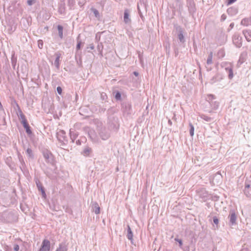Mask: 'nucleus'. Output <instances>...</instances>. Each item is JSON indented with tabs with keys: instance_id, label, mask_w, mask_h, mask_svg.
<instances>
[{
	"instance_id": "f257e3e1",
	"label": "nucleus",
	"mask_w": 251,
	"mask_h": 251,
	"mask_svg": "<svg viewBox=\"0 0 251 251\" xmlns=\"http://www.w3.org/2000/svg\"><path fill=\"white\" fill-rule=\"evenodd\" d=\"M17 216L12 211L0 213V221L4 223H12L17 220Z\"/></svg>"
},
{
	"instance_id": "f03ea898",
	"label": "nucleus",
	"mask_w": 251,
	"mask_h": 251,
	"mask_svg": "<svg viewBox=\"0 0 251 251\" xmlns=\"http://www.w3.org/2000/svg\"><path fill=\"white\" fill-rule=\"evenodd\" d=\"M107 125L109 130L117 131L119 128L118 118L113 116H109L108 119Z\"/></svg>"
},
{
	"instance_id": "7ed1b4c3",
	"label": "nucleus",
	"mask_w": 251,
	"mask_h": 251,
	"mask_svg": "<svg viewBox=\"0 0 251 251\" xmlns=\"http://www.w3.org/2000/svg\"><path fill=\"white\" fill-rule=\"evenodd\" d=\"M56 137L60 143V146H64L67 144L68 139L65 131L63 130H59L56 133Z\"/></svg>"
},
{
	"instance_id": "20e7f679",
	"label": "nucleus",
	"mask_w": 251,
	"mask_h": 251,
	"mask_svg": "<svg viewBox=\"0 0 251 251\" xmlns=\"http://www.w3.org/2000/svg\"><path fill=\"white\" fill-rule=\"evenodd\" d=\"M110 131L109 129H107L105 127H102L99 129L98 133L102 140H106L110 136Z\"/></svg>"
},
{
	"instance_id": "39448f33",
	"label": "nucleus",
	"mask_w": 251,
	"mask_h": 251,
	"mask_svg": "<svg viewBox=\"0 0 251 251\" xmlns=\"http://www.w3.org/2000/svg\"><path fill=\"white\" fill-rule=\"evenodd\" d=\"M122 109L125 115H130L132 112L131 104L129 102H124L122 104Z\"/></svg>"
},
{
	"instance_id": "423d86ee",
	"label": "nucleus",
	"mask_w": 251,
	"mask_h": 251,
	"mask_svg": "<svg viewBox=\"0 0 251 251\" xmlns=\"http://www.w3.org/2000/svg\"><path fill=\"white\" fill-rule=\"evenodd\" d=\"M221 66L223 68H225L226 71L228 74V78L230 79H232L233 77V73L231 65L227 63H223L221 64Z\"/></svg>"
},
{
	"instance_id": "0eeeda50",
	"label": "nucleus",
	"mask_w": 251,
	"mask_h": 251,
	"mask_svg": "<svg viewBox=\"0 0 251 251\" xmlns=\"http://www.w3.org/2000/svg\"><path fill=\"white\" fill-rule=\"evenodd\" d=\"M233 43L237 48H240L242 46V38L238 34H235L233 37Z\"/></svg>"
},
{
	"instance_id": "6e6552de",
	"label": "nucleus",
	"mask_w": 251,
	"mask_h": 251,
	"mask_svg": "<svg viewBox=\"0 0 251 251\" xmlns=\"http://www.w3.org/2000/svg\"><path fill=\"white\" fill-rule=\"evenodd\" d=\"M228 218L229 219V225L230 226L236 225L237 215H236L234 210L231 209L229 211Z\"/></svg>"
},
{
	"instance_id": "1a4fd4ad",
	"label": "nucleus",
	"mask_w": 251,
	"mask_h": 251,
	"mask_svg": "<svg viewBox=\"0 0 251 251\" xmlns=\"http://www.w3.org/2000/svg\"><path fill=\"white\" fill-rule=\"evenodd\" d=\"M197 194L203 201H206L209 198L208 192L204 188H201L198 191Z\"/></svg>"
},
{
	"instance_id": "9d476101",
	"label": "nucleus",
	"mask_w": 251,
	"mask_h": 251,
	"mask_svg": "<svg viewBox=\"0 0 251 251\" xmlns=\"http://www.w3.org/2000/svg\"><path fill=\"white\" fill-rule=\"evenodd\" d=\"M50 242L47 239H44L39 251H50Z\"/></svg>"
},
{
	"instance_id": "9b49d317",
	"label": "nucleus",
	"mask_w": 251,
	"mask_h": 251,
	"mask_svg": "<svg viewBox=\"0 0 251 251\" xmlns=\"http://www.w3.org/2000/svg\"><path fill=\"white\" fill-rule=\"evenodd\" d=\"M176 31H178L177 37L179 40V41L182 43H184L185 40L183 36V30L182 27L179 25H176Z\"/></svg>"
},
{
	"instance_id": "f8f14e48",
	"label": "nucleus",
	"mask_w": 251,
	"mask_h": 251,
	"mask_svg": "<svg viewBox=\"0 0 251 251\" xmlns=\"http://www.w3.org/2000/svg\"><path fill=\"white\" fill-rule=\"evenodd\" d=\"M61 55L62 54L60 51H57L55 53V56H56V58L54 61V64L57 70H59L60 68V58Z\"/></svg>"
},
{
	"instance_id": "ddd939ff",
	"label": "nucleus",
	"mask_w": 251,
	"mask_h": 251,
	"mask_svg": "<svg viewBox=\"0 0 251 251\" xmlns=\"http://www.w3.org/2000/svg\"><path fill=\"white\" fill-rule=\"evenodd\" d=\"M43 154L47 162H51L52 154L50 151L48 150L44 151L43 152Z\"/></svg>"
},
{
	"instance_id": "4468645a",
	"label": "nucleus",
	"mask_w": 251,
	"mask_h": 251,
	"mask_svg": "<svg viewBox=\"0 0 251 251\" xmlns=\"http://www.w3.org/2000/svg\"><path fill=\"white\" fill-rule=\"evenodd\" d=\"M124 21L126 24H129L131 22V19L129 18V10L126 9L124 11Z\"/></svg>"
},
{
	"instance_id": "2eb2a0df",
	"label": "nucleus",
	"mask_w": 251,
	"mask_h": 251,
	"mask_svg": "<svg viewBox=\"0 0 251 251\" xmlns=\"http://www.w3.org/2000/svg\"><path fill=\"white\" fill-rule=\"evenodd\" d=\"M23 125L24 128L25 130L26 133L28 135H30L32 134V131L30 129V126H29V124H28L27 121L25 122V121H24L23 123H22Z\"/></svg>"
},
{
	"instance_id": "dca6fc26",
	"label": "nucleus",
	"mask_w": 251,
	"mask_h": 251,
	"mask_svg": "<svg viewBox=\"0 0 251 251\" xmlns=\"http://www.w3.org/2000/svg\"><path fill=\"white\" fill-rule=\"evenodd\" d=\"M223 78V76L222 75L217 73L215 76H214L211 79V82L212 83L220 81Z\"/></svg>"
},
{
	"instance_id": "f3484780",
	"label": "nucleus",
	"mask_w": 251,
	"mask_h": 251,
	"mask_svg": "<svg viewBox=\"0 0 251 251\" xmlns=\"http://www.w3.org/2000/svg\"><path fill=\"white\" fill-rule=\"evenodd\" d=\"M92 209L96 214H99L100 213V207L97 202L92 203Z\"/></svg>"
},
{
	"instance_id": "a211bd4d",
	"label": "nucleus",
	"mask_w": 251,
	"mask_h": 251,
	"mask_svg": "<svg viewBox=\"0 0 251 251\" xmlns=\"http://www.w3.org/2000/svg\"><path fill=\"white\" fill-rule=\"evenodd\" d=\"M243 34L248 42H250L251 41V30H244L243 31Z\"/></svg>"
},
{
	"instance_id": "6ab92c4d",
	"label": "nucleus",
	"mask_w": 251,
	"mask_h": 251,
	"mask_svg": "<svg viewBox=\"0 0 251 251\" xmlns=\"http://www.w3.org/2000/svg\"><path fill=\"white\" fill-rule=\"evenodd\" d=\"M55 251H68V246L65 243H61Z\"/></svg>"
},
{
	"instance_id": "aec40b11",
	"label": "nucleus",
	"mask_w": 251,
	"mask_h": 251,
	"mask_svg": "<svg viewBox=\"0 0 251 251\" xmlns=\"http://www.w3.org/2000/svg\"><path fill=\"white\" fill-rule=\"evenodd\" d=\"M127 238H128V239L130 240L131 243L133 244L132 240H133V235L132 231L131 229V228H130V226L129 225H127Z\"/></svg>"
},
{
	"instance_id": "412c9836",
	"label": "nucleus",
	"mask_w": 251,
	"mask_h": 251,
	"mask_svg": "<svg viewBox=\"0 0 251 251\" xmlns=\"http://www.w3.org/2000/svg\"><path fill=\"white\" fill-rule=\"evenodd\" d=\"M88 134L89 135L90 138L91 139V140L94 142H96L98 141V139L96 137L95 131L94 130H90Z\"/></svg>"
},
{
	"instance_id": "4be33fe9",
	"label": "nucleus",
	"mask_w": 251,
	"mask_h": 251,
	"mask_svg": "<svg viewBox=\"0 0 251 251\" xmlns=\"http://www.w3.org/2000/svg\"><path fill=\"white\" fill-rule=\"evenodd\" d=\"M92 152V149L89 147H86L83 150L82 154L86 156H89L90 153Z\"/></svg>"
},
{
	"instance_id": "5701e85b",
	"label": "nucleus",
	"mask_w": 251,
	"mask_h": 251,
	"mask_svg": "<svg viewBox=\"0 0 251 251\" xmlns=\"http://www.w3.org/2000/svg\"><path fill=\"white\" fill-rule=\"evenodd\" d=\"M212 58H213V52L212 51L210 52L208 54V58L206 60V65L207 66L210 65L212 64Z\"/></svg>"
},
{
	"instance_id": "b1692460",
	"label": "nucleus",
	"mask_w": 251,
	"mask_h": 251,
	"mask_svg": "<svg viewBox=\"0 0 251 251\" xmlns=\"http://www.w3.org/2000/svg\"><path fill=\"white\" fill-rule=\"evenodd\" d=\"M57 29L58 31V36L60 38V39H62L63 37V27L61 25H58L57 26Z\"/></svg>"
},
{
	"instance_id": "393cba45",
	"label": "nucleus",
	"mask_w": 251,
	"mask_h": 251,
	"mask_svg": "<svg viewBox=\"0 0 251 251\" xmlns=\"http://www.w3.org/2000/svg\"><path fill=\"white\" fill-rule=\"evenodd\" d=\"M19 115H18L19 118L21 120V123H23L24 121H25V122L27 121L25 116V115L23 113L22 110L20 109V108L19 107Z\"/></svg>"
},
{
	"instance_id": "a878e982",
	"label": "nucleus",
	"mask_w": 251,
	"mask_h": 251,
	"mask_svg": "<svg viewBox=\"0 0 251 251\" xmlns=\"http://www.w3.org/2000/svg\"><path fill=\"white\" fill-rule=\"evenodd\" d=\"M35 183L39 191H41L43 189H44V187L42 186V184L39 181V180L36 179L35 180Z\"/></svg>"
},
{
	"instance_id": "bb28decb",
	"label": "nucleus",
	"mask_w": 251,
	"mask_h": 251,
	"mask_svg": "<svg viewBox=\"0 0 251 251\" xmlns=\"http://www.w3.org/2000/svg\"><path fill=\"white\" fill-rule=\"evenodd\" d=\"M70 138L72 140V142H74V141L76 139L77 135L75 133L72 132L71 130H70Z\"/></svg>"
},
{
	"instance_id": "cd10ccee",
	"label": "nucleus",
	"mask_w": 251,
	"mask_h": 251,
	"mask_svg": "<svg viewBox=\"0 0 251 251\" xmlns=\"http://www.w3.org/2000/svg\"><path fill=\"white\" fill-rule=\"evenodd\" d=\"M26 153L27 154V155H28V156L29 157L31 158H33L34 155H33V154L32 152V151L30 148H28L26 149Z\"/></svg>"
},
{
	"instance_id": "c85d7f7f",
	"label": "nucleus",
	"mask_w": 251,
	"mask_h": 251,
	"mask_svg": "<svg viewBox=\"0 0 251 251\" xmlns=\"http://www.w3.org/2000/svg\"><path fill=\"white\" fill-rule=\"evenodd\" d=\"M200 117L201 119H203L204 120H205L206 122H211L212 120V118H211L209 116H207L204 114H201L200 116Z\"/></svg>"
},
{
	"instance_id": "c756f323",
	"label": "nucleus",
	"mask_w": 251,
	"mask_h": 251,
	"mask_svg": "<svg viewBox=\"0 0 251 251\" xmlns=\"http://www.w3.org/2000/svg\"><path fill=\"white\" fill-rule=\"evenodd\" d=\"M91 10L93 12L95 16L98 18V19H99L100 17V13H99V12L98 10H97L95 8H92L91 9Z\"/></svg>"
},
{
	"instance_id": "7c9ffc66",
	"label": "nucleus",
	"mask_w": 251,
	"mask_h": 251,
	"mask_svg": "<svg viewBox=\"0 0 251 251\" xmlns=\"http://www.w3.org/2000/svg\"><path fill=\"white\" fill-rule=\"evenodd\" d=\"M249 20L248 18H244L242 20L241 24L244 26H248L249 25Z\"/></svg>"
},
{
	"instance_id": "2f4dec72",
	"label": "nucleus",
	"mask_w": 251,
	"mask_h": 251,
	"mask_svg": "<svg viewBox=\"0 0 251 251\" xmlns=\"http://www.w3.org/2000/svg\"><path fill=\"white\" fill-rule=\"evenodd\" d=\"M213 221L214 224L216 226V227L217 228H218V227L219 226V219L216 216H214L213 218Z\"/></svg>"
},
{
	"instance_id": "473e14b6",
	"label": "nucleus",
	"mask_w": 251,
	"mask_h": 251,
	"mask_svg": "<svg viewBox=\"0 0 251 251\" xmlns=\"http://www.w3.org/2000/svg\"><path fill=\"white\" fill-rule=\"evenodd\" d=\"M244 193L248 198H251V189H244Z\"/></svg>"
},
{
	"instance_id": "72a5a7b5",
	"label": "nucleus",
	"mask_w": 251,
	"mask_h": 251,
	"mask_svg": "<svg viewBox=\"0 0 251 251\" xmlns=\"http://www.w3.org/2000/svg\"><path fill=\"white\" fill-rule=\"evenodd\" d=\"M189 126H190V134L191 136H193L194 134V127L193 126L192 123H189Z\"/></svg>"
},
{
	"instance_id": "f704fd0d",
	"label": "nucleus",
	"mask_w": 251,
	"mask_h": 251,
	"mask_svg": "<svg viewBox=\"0 0 251 251\" xmlns=\"http://www.w3.org/2000/svg\"><path fill=\"white\" fill-rule=\"evenodd\" d=\"M115 98L117 100H121V94L119 91H117L115 93Z\"/></svg>"
},
{
	"instance_id": "c9c22d12",
	"label": "nucleus",
	"mask_w": 251,
	"mask_h": 251,
	"mask_svg": "<svg viewBox=\"0 0 251 251\" xmlns=\"http://www.w3.org/2000/svg\"><path fill=\"white\" fill-rule=\"evenodd\" d=\"M81 44H82L81 41L79 40L78 38L77 40V45H76V49L77 50H79L80 49Z\"/></svg>"
},
{
	"instance_id": "e433bc0d",
	"label": "nucleus",
	"mask_w": 251,
	"mask_h": 251,
	"mask_svg": "<svg viewBox=\"0 0 251 251\" xmlns=\"http://www.w3.org/2000/svg\"><path fill=\"white\" fill-rule=\"evenodd\" d=\"M97 49H98V50L99 51V52L101 54L102 53V49H103V46L102 45V43H100V44H99L97 46Z\"/></svg>"
},
{
	"instance_id": "4c0bfd02",
	"label": "nucleus",
	"mask_w": 251,
	"mask_h": 251,
	"mask_svg": "<svg viewBox=\"0 0 251 251\" xmlns=\"http://www.w3.org/2000/svg\"><path fill=\"white\" fill-rule=\"evenodd\" d=\"M245 61V59H244V54L243 53H242L240 56V58H239V59L238 60V63H240V64H242Z\"/></svg>"
},
{
	"instance_id": "58836bf2",
	"label": "nucleus",
	"mask_w": 251,
	"mask_h": 251,
	"mask_svg": "<svg viewBox=\"0 0 251 251\" xmlns=\"http://www.w3.org/2000/svg\"><path fill=\"white\" fill-rule=\"evenodd\" d=\"M16 62H17V59H16V58H15L14 55H13L12 56V58H11V63H12V66L14 67L16 65Z\"/></svg>"
},
{
	"instance_id": "ea45409f",
	"label": "nucleus",
	"mask_w": 251,
	"mask_h": 251,
	"mask_svg": "<svg viewBox=\"0 0 251 251\" xmlns=\"http://www.w3.org/2000/svg\"><path fill=\"white\" fill-rule=\"evenodd\" d=\"M175 240L177 242L179 243V246L180 248H182V240L180 239H178V238H175Z\"/></svg>"
},
{
	"instance_id": "a19ab883",
	"label": "nucleus",
	"mask_w": 251,
	"mask_h": 251,
	"mask_svg": "<svg viewBox=\"0 0 251 251\" xmlns=\"http://www.w3.org/2000/svg\"><path fill=\"white\" fill-rule=\"evenodd\" d=\"M56 91L59 95H61L62 94V89L60 86H58L57 87Z\"/></svg>"
},
{
	"instance_id": "79ce46f5",
	"label": "nucleus",
	"mask_w": 251,
	"mask_h": 251,
	"mask_svg": "<svg viewBox=\"0 0 251 251\" xmlns=\"http://www.w3.org/2000/svg\"><path fill=\"white\" fill-rule=\"evenodd\" d=\"M38 47L40 49H42L43 47V41L41 40H39L38 41Z\"/></svg>"
},
{
	"instance_id": "37998d69",
	"label": "nucleus",
	"mask_w": 251,
	"mask_h": 251,
	"mask_svg": "<svg viewBox=\"0 0 251 251\" xmlns=\"http://www.w3.org/2000/svg\"><path fill=\"white\" fill-rule=\"evenodd\" d=\"M20 247L18 244H14V251H18L19 250Z\"/></svg>"
},
{
	"instance_id": "c03bdc74",
	"label": "nucleus",
	"mask_w": 251,
	"mask_h": 251,
	"mask_svg": "<svg viewBox=\"0 0 251 251\" xmlns=\"http://www.w3.org/2000/svg\"><path fill=\"white\" fill-rule=\"evenodd\" d=\"M96 40L97 41H99L100 40V33H97L96 35Z\"/></svg>"
},
{
	"instance_id": "a18cd8bd",
	"label": "nucleus",
	"mask_w": 251,
	"mask_h": 251,
	"mask_svg": "<svg viewBox=\"0 0 251 251\" xmlns=\"http://www.w3.org/2000/svg\"><path fill=\"white\" fill-rule=\"evenodd\" d=\"M40 191L41 192L42 197L44 198H46V194L45 189H43V190H41Z\"/></svg>"
},
{
	"instance_id": "49530a36",
	"label": "nucleus",
	"mask_w": 251,
	"mask_h": 251,
	"mask_svg": "<svg viewBox=\"0 0 251 251\" xmlns=\"http://www.w3.org/2000/svg\"><path fill=\"white\" fill-rule=\"evenodd\" d=\"M40 191L41 192L42 197L44 198H46V194L45 189H43V190H41Z\"/></svg>"
},
{
	"instance_id": "de8ad7c7",
	"label": "nucleus",
	"mask_w": 251,
	"mask_h": 251,
	"mask_svg": "<svg viewBox=\"0 0 251 251\" xmlns=\"http://www.w3.org/2000/svg\"><path fill=\"white\" fill-rule=\"evenodd\" d=\"M34 2L35 1L34 0H28L27 1L28 5H32Z\"/></svg>"
},
{
	"instance_id": "09e8293b",
	"label": "nucleus",
	"mask_w": 251,
	"mask_h": 251,
	"mask_svg": "<svg viewBox=\"0 0 251 251\" xmlns=\"http://www.w3.org/2000/svg\"><path fill=\"white\" fill-rule=\"evenodd\" d=\"M183 249V251H189V247L188 246L184 247V248H181Z\"/></svg>"
},
{
	"instance_id": "8fccbe9b",
	"label": "nucleus",
	"mask_w": 251,
	"mask_h": 251,
	"mask_svg": "<svg viewBox=\"0 0 251 251\" xmlns=\"http://www.w3.org/2000/svg\"><path fill=\"white\" fill-rule=\"evenodd\" d=\"M138 13L139 14L140 17L143 20V16L142 13H141V12L140 11V9H139V6H138Z\"/></svg>"
},
{
	"instance_id": "3c124183",
	"label": "nucleus",
	"mask_w": 251,
	"mask_h": 251,
	"mask_svg": "<svg viewBox=\"0 0 251 251\" xmlns=\"http://www.w3.org/2000/svg\"><path fill=\"white\" fill-rule=\"evenodd\" d=\"M236 0H227V4H231L234 2Z\"/></svg>"
},
{
	"instance_id": "603ef678",
	"label": "nucleus",
	"mask_w": 251,
	"mask_h": 251,
	"mask_svg": "<svg viewBox=\"0 0 251 251\" xmlns=\"http://www.w3.org/2000/svg\"><path fill=\"white\" fill-rule=\"evenodd\" d=\"M94 45L93 44H91L89 45V47H87V49H90L91 50H94Z\"/></svg>"
},
{
	"instance_id": "864d4df0",
	"label": "nucleus",
	"mask_w": 251,
	"mask_h": 251,
	"mask_svg": "<svg viewBox=\"0 0 251 251\" xmlns=\"http://www.w3.org/2000/svg\"><path fill=\"white\" fill-rule=\"evenodd\" d=\"M19 159L21 163H24V161L22 156H19Z\"/></svg>"
},
{
	"instance_id": "5fc2aeb1",
	"label": "nucleus",
	"mask_w": 251,
	"mask_h": 251,
	"mask_svg": "<svg viewBox=\"0 0 251 251\" xmlns=\"http://www.w3.org/2000/svg\"><path fill=\"white\" fill-rule=\"evenodd\" d=\"M209 100L215 99V96L213 95H209L208 96Z\"/></svg>"
},
{
	"instance_id": "6e6d98bb",
	"label": "nucleus",
	"mask_w": 251,
	"mask_h": 251,
	"mask_svg": "<svg viewBox=\"0 0 251 251\" xmlns=\"http://www.w3.org/2000/svg\"><path fill=\"white\" fill-rule=\"evenodd\" d=\"M226 18V16L225 14H223L221 16V21H224Z\"/></svg>"
},
{
	"instance_id": "4d7b16f0",
	"label": "nucleus",
	"mask_w": 251,
	"mask_h": 251,
	"mask_svg": "<svg viewBox=\"0 0 251 251\" xmlns=\"http://www.w3.org/2000/svg\"><path fill=\"white\" fill-rule=\"evenodd\" d=\"M233 10V8H228L227 10V12L228 13H230L232 12V11Z\"/></svg>"
},
{
	"instance_id": "13d9d810",
	"label": "nucleus",
	"mask_w": 251,
	"mask_h": 251,
	"mask_svg": "<svg viewBox=\"0 0 251 251\" xmlns=\"http://www.w3.org/2000/svg\"><path fill=\"white\" fill-rule=\"evenodd\" d=\"M245 189H248V190L250 189V185L249 184H246L245 185Z\"/></svg>"
},
{
	"instance_id": "bf43d9fd",
	"label": "nucleus",
	"mask_w": 251,
	"mask_h": 251,
	"mask_svg": "<svg viewBox=\"0 0 251 251\" xmlns=\"http://www.w3.org/2000/svg\"><path fill=\"white\" fill-rule=\"evenodd\" d=\"M69 4L73 5L74 4L73 0H69Z\"/></svg>"
},
{
	"instance_id": "052dcab7",
	"label": "nucleus",
	"mask_w": 251,
	"mask_h": 251,
	"mask_svg": "<svg viewBox=\"0 0 251 251\" xmlns=\"http://www.w3.org/2000/svg\"><path fill=\"white\" fill-rule=\"evenodd\" d=\"M76 144L78 145H80L81 144V142L79 140H77L76 141Z\"/></svg>"
},
{
	"instance_id": "680f3d73",
	"label": "nucleus",
	"mask_w": 251,
	"mask_h": 251,
	"mask_svg": "<svg viewBox=\"0 0 251 251\" xmlns=\"http://www.w3.org/2000/svg\"><path fill=\"white\" fill-rule=\"evenodd\" d=\"M234 24L233 23H232L230 24L229 25V27H230V28H232L233 27H234Z\"/></svg>"
},
{
	"instance_id": "e2e57ef3",
	"label": "nucleus",
	"mask_w": 251,
	"mask_h": 251,
	"mask_svg": "<svg viewBox=\"0 0 251 251\" xmlns=\"http://www.w3.org/2000/svg\"><path fill=\"white\" fill-rule=\"evenodd\" d=\"M133 74L134 75H135L136 76H138L139 75V73L137 72H133Z\"/></svg>"
},
{
	"instance_id": "0e129e2a",
	"label": "nucleus",
	"mask_w": 251,
	"mask_h": 251,
	"mask_svg": "<svg viewBox=\"0 0 251 251\" xmlns=\"http://www.w3.org/2000/svg\"><path fill=\"white\" fill-rule=\"evenodd\" d=\"M104 96H106V94L105 93H102L101 94V97L104 99Z\"/></svg>"
},
{
	"instance_id": "69168bd1",
	"label": "nucleus",
	"mask_w": 251,
	"mask_h": 251,
	"mask_svg": "<svg viewBox=\"0 0 251 251\" xmlns=\"http://www.w3.org/2000/svg\"><path fill=\"white\" fill-rule=\"evenodd\" d=\"M46 175H47V176L49 177H50V175L48 174V172H47V173H46Z\"/></svg>"
},
{
	"instance_id": "338daca9",
	"label": "nucleus",
	"mask_w": 251,
	"mask_h": 251,
	"mask_svg": "<svg viewBox=\"0 0 251 251\" xmlns=\"http://www.w3.org/2000/svg\"><path fill=\"white\" fill-rule=\"evenodd\" d=\"M2 108V105L1 104V102L0 101V108Z\"/></svg>"
},
{
	"instance_id": "774afa93",
	"label": "nucleus",
	"mask_w": 251,
	"mask_h": 251,
	"mask_svg": "<svg viewBox=\"0 0 251 251\" xmlns=\"http://www.w3.org/2000/svg\"><path fill=\"white\" fill-rule=\"evenodd\" d=\"M168 123L170 125H172V122L171 121V120H169Z\"/></svg>"
}]
</instances>
